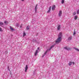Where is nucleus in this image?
<instances>
[{"mask_svg":"<svg viewBox=\"0 0 79 79\" xmlns=\"http://www.w3.org/2000/svg\"><path fill=\"white\" fill-rule=\"evenodd\" d=\"M62 33L61 32L59 33V34L58 35L59 37L57 39L56 41V44H58V43H60L61 41V37H62Z\"/></svg>","mask_w":79,"mask_h":79,"instance_id":"f257e3e1","label":"nucleus"},{"mask_svg":"<svg viewBox=\"0 0 79 79\" xmlns=\"http://www.w3.org/2000/svg\"><path fill=\"white\" fill-rule=\"evenodd\" d=\"M64 49H65V50H71L72 49L71 48L67 47H64Z\"/></svg>","mask_w":79,"mask_h":79,"instance_id":"f03ea898","label":"nucleus"},{"mask_svg":"<svg viewBox=\"0 0 79 79\" xmlns=\"http://www.w3.org/2000/svg\"><path fill=\"white\" fill-rule=\"evenodd\" d=\"M28 69V65H26L25 69V71L26 73L27 72V71Z\"/></svg>","mask_w":79,"mask_h":79,"instance_id":"7ed1b4c3","label":"nucleus"},{"mask_svg":"<svg viewBox=\"0 0 79 79\" xmlns=\"http://www.w3.org/2000/svg\"><path fill=\"white\" fill-rule=\"evenodd\" d=\"M56 8V6H55V5H53L52 6V10H55Z\"/></svg>","mask_w":79,"mask_h":79,"instance_id":"20e7f679","label":"nucleus"},{"mask_svg":"<svg viewBox=\"0 0 79 79\" xmlns=\"http://www.w3.org/2000/svg\"><path fill=\"white\" fill-rule=\"evenodd\" d=\"M61 15H62V11H61V10H60L59 12V17L61 16Z\"/></svg>","mask_w":79,"mask_h":79,"instance_id":"39448f33","label":"nucleus"},{"mask_svg":"<svg viewBox=\"0 0 79 79\" xmlns=\"http://www.w3.org/2000/svg\"><path fill=\"white\" fill-rule=\"evenodd\" d=\"M51 8H52V7L50 6L49 7V10L47 11V13H49L50 11H51Z\"/></svg>","mask_w":79,"mask_h":79,"instance_id":"423d86ee","label":"nucleus"},{"mask_svg":"<svg viewBox=\"0 0 79 79\" xmlns=\"http://www.w3.org/2000/svg\"><path fill=\"white\" fill-rule=\"evenodd\" d=\"M61 28V25H59L57 28V29L58 31H60V29Z\"/></svg>","mask_w":79,"mask_h":79,"instance_id":"0eeeda50","label":"nucleus"},{"mask_svg":"<svg viewBox=\"0 0 79 79\" xmlns=\"http://www.w3.org/2000/svg\"><path fill=\"white\" fill-rule=\"evenodd\" d=\"M37 53H38V50H37V49L36 50V51L35 52V53L34 54L35 56H36Z\"/></svg>","mask_w":79,"mask_h":79,"instance_id":"6e6552de","label":"nucleus"},{"mask_svg":"<svg viewBox=\"0 0 79 79\" xmlns=\"http://www.w3.org/2000/svg\"><path fill=\"white\" fill-rule=\"evenodd\" d=\"M48 52V50H47L46 51V52H44V54L43 56V57H44V56H45V55H46V54H47V53Z\"/></svg>","mask_w":79,"mask_h":79,"instance_id":"1a4fd4ad","label":"nucleus"},{"mask_svg":"<svg viewBox=\"0 0 79 79\" xmlns=\"http://www.w3.org/2000/svg\"><path fill=\"white\" fill-rule=\"evenodd\" d=\"M37 5H38L37 4L35 6V12H36V11H37Z\"/></svg>","mask_w":79,"mask_h":79,"instance_id":"9d476101","label":"nucleus"},{"mask_svg":"<svg viewBox=\"0 0 79 79\" xmlns=\"http://www.w3.org/2000/svg\"><path fill=\"white\" fill-rule=\"evenodd\" d=\"M54 45H52V46L48 50L49 51L51 49H52V48H53V47H54Z\"/></svg>","mask_w":79,"mask_h":79,"instance_id":"9b49d317","label":"nucleus"},{"mask_svg":"<svg viewBox=\"0 0 79 79\" xmlns=\"http://www.w3.org/2000/svg\"><path fill=\"white\" fill-rule=\"evenodd\" d=\"M77 16L75 15L74 17V19L75 20H76L77 19Z\"/></svg>","mask_w":79,"mask_h":79,"instance_id":"f8f14e48","label":"nucleus"},{"mask_svg":"<svg viewBox=\"0 0 79 79\" xmlns=\"http://www.w3.org/2000/svg\"><path fill=\"white\" fill-rule=\"evenodd\" d=\"M10 29L11 30V31H14L15 29L14 28H13L11 27H10Z\"/></svg>","mask_w":79,"mask_h":79,"instance_id":"ddd939ff","label":"nucleus"},{"mask_svg":"<svg viewBox=\"0 0 79 79\" xmlns=\"http://www.w3.org/2000/svg\"><path fill=\"white\" fill-rule=\"evenodd\" d=\"M73 48L74 49H75V50H76L78 51V52H79V49H78V48Z\"/></svg>","mask_w":79,"mask_h":79,"instance_id":"4468645a","label":"nucleus"},{"mask_svg":"<svg viewBox=\"0 0 79 79\" xmlns=\"http://www.w3.org/2000/svg\"><path fill=\"white\" fill-rule=\"evenodd\" d=\"M75 30H76V29H74V32H73V35H75V34H76Z\"/></svg>","mask_w":79,"mask_h":79,"instance_id":"2eb2a0df","label":"nucleus"},{"mask_svg":"<svg viewBox=\"0 0 79 79\" xmlns=\"http://www.w3.org/2000/svg\"><path fill=\"white\" fill-rule=\"evenodd\" d=\"M72 63H73V62H70L69 63V66H71L72 64Z\"/></svg>","mask_w":79,"mask_h":79,"instance_id":"dca6fc26","label":"nucleus"},{"mask_svg":"<svg viewBox=\"0 0 79 79\" xmlns=\"http://www.w3.org/2000/svg\"><path fill=\"white\" fill-rule=\"evenodd\" d=\"M64 3V0H62L61 1V4H63Z\"/></svg>","mask_w":79,"mask_h":79,"instance_id":"f3484780","label":"nucleus"},{"mask_svg":"<svg viewBox=\"0 0 79 79\" xmlns=\"http://www.w3.org/2000/svg\"><path fill=\"white\" fill-rule=\"evenodd\" d=\"M25 35H26V33H25L24 32H23V37H24Z\"/></svg>","mask_w":79,"mask_h":79,"instance_id":"a211bd4d","label":"nucleus"},{"mask_svg":"<svg viewBox=\"0 0 79 79\" xmlns=\"http://www.w3.org/2000/svg\"><path fill=\"white\" fill-rule=\"evenodd\" d=\"M29 26H27V30H29Z\"/></svg>","mask_w":79,"mask_h":79,"instance_id":"6ab92c4d","label":"nucleus"},{"mask_svg":"<svg viewBox=\"0 0 79 79\" xmlns=\"http://www.w3.org/2000/svg\"><path fill=\"white\" fill-rule=\"evenodd\" d=\"M72 39V37H70L68 38V40H71Z\"/></svg>","mask_w":79,"mask_h":79,"instance_id":"aec40b11","label":"nucleus"},{"mask_svg":"<svg viewBox=\"0 0 79 79\" xmlns=\"http://www.w3.org/2000/svg\"><path fill=\"white\" fill-rule=\"evenodd\" d=\"M0 24H1V25H3V23L2 22H0Z\"/></svg>","mask_w":79,"mask_h":79,"instance_id":"412c9836","label":"nucleus"},{"mask_svg":"<svg viewBox=\"0 0 79 79\" xmlns=\"http://www.w3.org/2000/svg\"><path fill=\"white\" fill-rule=\"evenodd\" d=\"M76 12H73V15H76Z\"/></svg>","mask_w":79,"mask_h":79,"instance_id":"4be33fe9","label":"nucleus"},{"mask_svg":"<svg viewBox=\"0 0 79 79\" xmlns=\"http://www.w3.org/2000/svg\"><path fill=\"white\" fill-rule=\"evenodd\" d=\"M77 14H79V10H78L77 11Z\"/></svg>","mask_w":79,"mask_h":79,"instance_id":"5701e85b","label":"nucleus"},{"mask_svg":"<svg viewBox=\"0 0 79 79\" xmlns=\"http://www.w3.org/2000/svg\"><path fill=\"white\" fill-rule=\"evenodd\" d=\"M4 23L6 24V23L8 24V22L7 21H4Z\"/></svg>","mask_w":79,"mask_h":79,"instance_id":"b1692460","label":"nucleus"},{"mask_svg":"<svg viewBox=\"0 0 79 79\" xmlns=\"http://www.w3.org/2000/svg\"><path fill=\"white\" fill-rule=\"evenodd\" d=\"M2 31V28H0V31Z\"/></svg>","mask_w":79,"mask_h":79,"instance_id":"393cba45","label":"nucleus"},{"mask_svg":"<svg viewBox=\"0 0 79 79\" xmlns=\"http://www.w3.org/2000/svg\"><path fill=\"white\" fill-rule=\"evenodd\" d=\"M72 63H73V64H74V62H72Z\"/></svg>","mask_w":79,"mask_h":79,"instance_id":"a878e982","label":"nucleus"},{"mask_svg":"<svg viewBox=\"0 0 79 79\" xmlns=\"http://www.w3.org/2000/svg\"><path fill=\"white\" fill-rule=\"evenodd\" d=\"M37 49H38V50H39V48H38Z\"/></svg>","mask_w":79,"mask_h":79,"instance_id":"bb28decb","label":"nucleus"},{"mask_svg":"<svg viewBox=\"0 0 79 79\" xmlns=\"http://www.w3.org/2000/svg\"><path fill=\"white\" fill-rule=\"evenodd\" d=\"M22 0V2H23V1H24V0Z\"/></svg>","mask_w":79,"mask_h":79,"instance_id":"cd10ccee","label":"nucleus"},{"mask_svg":"<svg viewBox=\"0 0 79 79\" xmlns=\"http://www.w3.org/2000/svg\"><path fill=\"white\" fill-rule=\"evenodd\" d=\"M20 27H21V26H20Z\"/></svg>","mask_w":79,"mask_h":79,"instance_id":"c85d7f7f","label":"nucleus"}]
</instances>
